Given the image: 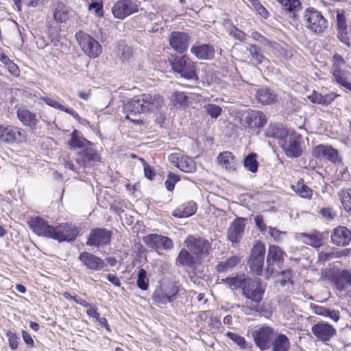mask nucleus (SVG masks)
<instances>
[{
	"label": "nucleus",
	"instance_id": "obj_1",
	"mask_svg": "<svg viewBox=\"0 0 351 351\" xmlns=\"http://www.w3.org/2000/svg\"><path fill=\"white\" fill-rule=\"evenodd\" d=\"M30 226L38 235L58 241H73L78 234L77 228L72 224L60 223L54 227L49 225L47 221L39 217L32 219Z\"/></svg>",
	"mask_w": 351,
	"mask_h": 351
},
{
	"label": "nucleus",
	"instance_id": "obj_2",
	"mask_svg": "<svg viewBox=\"0 0 351 351\" xmlns=\"http://www.w3.org/2000/svg\"><path fill=\"white\" fill-rule=\"evenodd\" d=\"M164 103L163 98L157 94H142L134 97L125 106L126 111L131 114H139L154 111L160 108Z\"/></svg>",
	"mask_w": 351,
	"mask_h": 351
},
{
	"label": "nucleus",
	"instance_id": "obj_3",
	"mask_svg": "<svg viewBox=\"0 0 351 351\" xmlns=\"http://www.w3.org/2000/svg\"><path fill=\"white\" fill-rule=\"evenodd\" d=\"M171 68L174 73L186 80H198L197 65L187 56L175 58L171 62Z\"/></svg>",
	"mask_w": 351,
	"mask_h": 351
},
{
	"label": "nucleus",
	"instance_id": "obj_4",
	"mask_svg": "<svg viewBox=\"0 0 351 351\" xmlns=\"http://www.w3.org/2000/svg\"><path fill=\"white\" fill-rule=\"evenodd\" d=\"M303 18L306 28L315 34H322L328 27L326 19L319 11L313 8L306 9Z\"/></svg>",
	"mask_w": 351,
	"mask_h": 351
},
{
	"label": "nucleus",
	"instance_id": "obj_5",
	"mask_svg": "<svg viewBox=\"0 0 351 351\" xmlns=\"http://www.w3.org/2000/svg\"><path fill=\"white\" fill-rule=\"evenodd\" d=\"M75 38L83 52L91 58H97L102 51L99 43L88 34L80 31L75 34Z\"/></svg>",
	"mask_w": 351,
	"mask_h": 351
},
{
	"label": "nucleus",
	"instance_id": "obj_6",
	"mask_svg": "<svg viewBox=\"0 0 351 351\" xmlns=\"http://www.w3.org/2000/svg\"><path fill=\"white\" fill-rule=\"evenodd\" d=\"M301 139L300 134L292 132L287 133L284 138L278 142L280 146L284 150L287 156L290 158H298L302 155Z\"/></svg>",
	"mask_w": 351,
	"mask_h": 351
},
{
	"label": "nucleus",
	"instance_id": "obj_7",
	"mask_svg": "<svg viewBox=\"0 0 351 351\" xmlns=\"http://www.w3.org/2000/svg\"><path fill=\"white\" fill-rule=\"evenodd\" d=\"M184 244L197 258L208 256L211 248V244L208 240L194 235L188 236L184 240Z\"/></svg>",
	"mask_w": 351,
	"mask_h": 351
},
{
	"label": "nucleus",
	"instance_id": "obj_8",
	"mask_svg": "<svg viewBox=\"0 0 351 351\" xmlns=\"http://www.w3.org/2000/svg\"><path fill=\"white\" fill-rule=\"evenodd\" d=\"M265 254V247L264 244L260 241H256L252 249L248 263L251 271L257 276L262 274Z\"/></svg>",
	"mask_w": 351,
	"mask_h": 351
},
{
	"label": "nucleus",
	"instance_id": "obj_9",
	"mask_svg": "<svg viewBox=\"0 0 351 351\" xmlns=\"http://www.w3.org/2000/svg\"><path fill=\"white\" fill-rule=\"evenodd\" d=\"M75 162L80 167L90 168L101 162V158L97 151L92 146L86 147L77 152Z\"/></svg>",
	"mask_w": 351,
	"mask_h": 351
},
{
	"label": "nucleus",
	"instance_id": "obj_10",
	"mask_svg": "<svg viewBox=\"0 0 351 351\" xmlns=\"http://www.w3.org/2000/svg\"><path fill=\"white\" fill-rule=\"evenodd\" d=\"M178 291V285L176 282H169L156 289L152 299L156 303L165 304L171 302Z\"/></svg>",
	"mask_w": 351,
	"mask_h": 351
},
{
	"label": "nucleus",
	"instance_id": "obj_11",
	"mask_svg": "<svg viewBox=\"0 0 351 351\" xmlns=\"http://www.w3.org/2000/svg\"><path fill=\"white\" fill-rule=\"evenodd\" d=\"M274 335V328L267 326H262L252 332V337L255 345L261 351L270 348Z\"/></svg>",
	"mask_w": 351,
	"mask_h": 351
},
{
	"label": "nucleus",
	"instance_id": "obj_12",
	"mask_svg": "<svg viewBox=\"0 0 351 351\" xmlns=\"http://www.w3.org/2000/svg\"><path fill=\"white\" fill-rule=\"evenodd\" d=\"M265 293V287L260 278L254 280L249 278L245 286L243 287V295L252 302L256 304L260 303L263 300Z\"/></svg>",
	"mask_w": 351,
	"mask_h": 351
},
{
	"label": "nucleus",
	"instance_id": "obj_13",
	"mask_svg": "<svg viewBox=\"0 0 351 351\" xmlns=\"http://www.w3.org/2000/svg\"><path fill=\"white\" fill-rule=\"evenodd\" d=\"M25 138L26 133L21 128L10 125H1L0 142L8 144L20 143L25 141Z\"/></svg>",
	"mask_w": 351,
	"mask_h": 351
},
{
	"label": "nucleus",
	"instance_id": "obj_14",
	"mask_svg": "<svg viewBox=\"0 0 351 351\" xmlns=\"http://www.w3.org/2000/svg\"><path fill=\"white\" fill-rule=\"evenodd\" d=\"M143 241L149 248L155 250H169L173 247V241L165 236L158 234H149L143 237Z\"/></svg>",
	"mask_w": 351,
	"mask_h": 351
},
{
	"label": "nucleus",
	"instance_id": "obj_15",
	"mask_svg": "<svg viewBox=\"0 0 351 351\" xmlns=\"http://www.w3.org/2000/svg\"><path fill=\"white\" fill-rule=\"evenodd\" d=\"M112 234V231L106 228H94L89 234L86 245L97 247L108 245L110 243Z\"/></svg>",
	"mask_w": 351,
	"mask_h": 351
},
{
	"label": "nucleus",
	"instance_id": "obj_16",
	"mask_svg": "<svg viewBox=\"0 0 351 351\" xmlns=\"http://www.w3.org/2000/svg\"><path fill=\"white\" fill-rule=\"evenodd\" d=\"M138 10V4L132 0L118 1L112 8L113 16L119 19H124Z\"/></svg>",
	"mask_w": 351,
	"mask_h": 351
},
{
	"label": "nucleus",
	"instance_id": "obj_17",
	"mask_svg": "<svg viewBox=\"0 0 351 351\" xmlns=\"http://www.w3.org/2000/svg\"><path fill=\"white\" fill-rule=\"evenodd\" d=\"M311 332L319 341L325 343L329 341L337 332L332 325L325 322H319L313 325Z\"/></svg>",
	"mask_w": 351,
	"mask_h": 351
},
{
	"label": "nucleus",
	"instance_id": "obj_18",
	"mask_svg": "<svg viewBox=\"0 0 351 351\" xmlns=\"http://www.w3.org/2000/svg\"><path fill=\"white\" fill-rule=\"evenodd\" d=\"M190 37L188 34L180 32H173L169 36V42L171 48L178 53L184 52L189 44Z\"/></svg>",
	"mask_w": 351,
	"mask_h": 351
},
{
	"label": "nucleus",
	"instance_id": "obj_19",
	"mask_svg": "<svg viewBox=\"0 0 351 351\" xmlns=\"http://www.w3.org/2000/svg\"><path fill=\"white\" fill-rule=\"evenodd\" d=\"M313 156L319 159H325L334 163L339 161V154L337 149L330 145H318L312 151Z\"/></svg>",
	"mask_w": 351,
	"mask_h": 351
},
{
	"label": "nucleus",
	"instance_id": "obj_20",
	"mask_svg": "<svg viewBox=\"0 0 351 351\" xmlns=\"http://www.w3.org/2000/svg\"><path fill=\"white\" fill-rule=\"evenodd\" d=\"M169 161L175 164L181 171L186 173H193L196 170V165L193 160L180 154H172L169 156Z\"/></svg>",
	"mask_w": 351,
	"mask_h": 351
},
{
	"label": "nucleus",
	"instance_id": "obj_21",
	"mask_svg": "<svg viewBox=\"0 0 351 351\" xmlns=\"http://www.w3.org/2000/svg\"><path fill=\"white\" fill-rule=\"evenodd\" d=\"M245 219L237 217L230 224L228 230V239L232 243H237L242 238L245 229Z\"/></svg>",
	"mask_w": 351,
	"mask_h": 351
},
{
	"label": "nucleus",
	"instance_id": "obj_22",
	"mask_svg": "<svg viewBox=\"0 0 351 351\" xmlns=\"http://www.w3.org/2000/svg\"><path fill=\"white\" fill-rule=\"evenodd\" d=\"M80 261L89 269L93 271L101 270L106 266L104 261L99 257L86 252L81 253Z\"/></svg>",
	"mask_w": 351,
	"mask_h": 351
},
{
	"label": "nucleus",
	"instance_id": "obj_23",
	"mask_svg": "<svg viewBox=\"0 0 351 351\" xmlns=\"http://www.w3.org/2000/svg\"><path fill=\"white\" fill-rule=\"evenodd\" d=\"M331 239L336 245H348L351 241V231L345 226H338L333 230Z\"/></svg>",
	"mask_w": 351,
	"mask_h": 351
},
{
	"label": "nucleus",
	"instance_id": "obj_24",
	"mask_svg": "<svg viewBox=\"0 0 351 351\" xmlns=\"http://www.w3.org/2000/svg\"><path fill=\"white\" fill-rule=\"evenodd\" d=\"M51 10L54 21L58 23H65L69 20L71 12L68 5L60 1L54 2Z\"/></svg>",
	"mask_w": 351,
	"mask_h": 351
},
{
	"label": "nucleus",
	"instance_id": "obj_25",
	"mask_svg": "<svg viewBox=\"0 0 351 351\" xmlns=\"http://www.w3.org/2000/svg\"><path fill=\"white\" fill-rule=\"evenodd\" d=\"M218 164L228 172L234 171L238 166L239 162L232 152L225 151L220 153L217 156Z\"/></svg>",
	"mask_w": 351,
	"mask_h": 351
},
{
	"label": "nucleus",
	"instance_id": "obj_26",
	"mask_svg": "<svg viewBox=\"0 0 351 351\" xmlns=\"http://www.w3.org/2000/svg\"><path fill=\"white\" fill-rule=\"evenodd\" d=\"M332 282L337 290L345 291L351 286V271L348 270L338 271L333 275Z\"/></svg>",
	"mask_w": 351,
	"mask_h": 351
},
{
	"label": "nucleus",
	"instance_id": "obj_27",
	"mask_svg": "<svg viewBox=\"0 0 351 351\" xmlns=\"http://www.w3.org/2000/svg\"><path fill=\"white\" fill-rule=\"evenodd\" d=\"M191 52L199 60H212L215 57V51L212 45L203 44L194 45L191 48Z\"/></svg>",
	"mask_w": 351,
	"mask_h": 351
},
{
	"label": "nucleus",
	"instance_id": "obj_28",
	"mask_svg": "<svg viewBox=\"0 0 351 351\" xmlns=\"http://www.w3.org/2000/svg\"><path fill=\"white\" fill-rule=\"evenodd\" d=\"M17 117L23 125L35 130L38 123L36 114L26 108H19L17 110Z\"/></svg>",
	"mask_w": 351,
	"mask_h": 351
},
{
	"label": "nucleus",
	"instance_id": "obj_29",
	"mask_svg": "<svg viewBox=\"0 0 351 351\" xmlns=\"http://www.w3.org/2000/svg\"><path fill=\"white\" fill-rule=\"evenodd\" d=\"M298 238L304 243L311 245L313 247H319L322 245V234L318 231H314L311 233H300Z\"/></svg>",
	"mask_w": 351,
	"mask_h": 351
},
{
	"label": "nucleus",
	"instance_id": "obj_30",
	"mask_svg": "<svg viewBox=\"0 0 351 351\" xmlns=\"http://www.w3.org/2000/svg\"><path fill=\"white\" fill-rule=\"evenodd\" d=\"M270 348L272 351H289L290 341L285 335L276 332Z\"/></svg>",
	"mask_w": 351,
	"mask_h": 351
},
{
	"label": "nucleus",
	"instance_id": "obj_31",
	"mask_svg": "<svg viewBox=\"0 0 351 351\" xmlns=\"http://www.w3.org/2000/svg\"><path fill=\"white\" fill-rule=\"evenodd\" d=\"M248 126L251 128H261L266 123V117L263 114V112L257 111V110H252L248 112L247 116Z\"/></svg>",
	"mask_w": 351,
	"mask_h": 351
},
{
	"label": "nucleus",
	"instance_id": "obj_32",
	"mask_svg": "<svg viewBox=\"0 0 351 351\" xmlns=\"http://www.w3.org/2000/svg\"><path fill=\"white\" fill-rule=\"evenodd\" d=\"M189 250L182 249L179 252L176 263L177 265L186 267H193L196 261L195 255L191 254Z\"/></svg>",
	"mask_w": 351,
	"mask_h": 351
},
{
	"label": "nucleus",
	"instance_id": "obj_33",
	"mask_svg": "<svg viewBox=\"0 0 351 351\" xmlns=\"http://www.w3.org/2000/svg\"><path fill=\"white\" fill-rule=\"evenodd\" d=\"M196 210V204L194 202H189L176 208L172 215L179 218L189 217L194 215Z\"/></svg>",
	"mask_w": 351,
	"mask_h": 351
},
{
	"label": "nucleus",
	"instance_id": "obj_34",
	"mask_svg": "<svg viewBox=\"0 0 351 351\" xmlns=\"http://www.w3.org/2000/svg\"><path fill=\"white\" fill-rule=\"evenodd\" d=\"M284 252L278 245H272L269 247L268 254L267 257V270L269 269L271 265L274 263H278L283 261Z\"/></svg>",
	"mask_w": 351,
	"mask_h": 351
},
{
	"label": "nucleus",
	"instance_id": "obj_35",
	"mask_svg": "<svg viewBox=\"0 0 351 351\" xmlns=\"http://www.w3.org/2000/svg\"><path fill=\"white\" fill-rule=\"evenodd\" d=\"M69 145L73 148L78 147L82 148V149L86 148V147L93 145L92 143L84 138L82 133L77 130H74L71 133V138L69 141Z\"/></svg>",
	"mask_w": 351,
	"mask_h": 351
},
{
	"label": "nucleus",
	"instance_id": "obj_36",
	"mask_svg": "<svg viewBox=\"0 0 351 351\" xmlns=\"http://www.w3.org/2000/svg\"><path fill=\"white\" fill-rule=\"evenodd\" d=\"M41 99L43 100L48 106L71 114L76 120H79L80 119V115L73 108L65 107L50 96L42 97Z\"/></svg>",
	"mask_w": 351,
	"mask_h": 351
},
{
	"label": "nucleus",
	"instance_id": "obj_37",
	"mask_svg": "<svg viewBox=\"0 0 351 351\" xmlns=\"http://www.w3.org/2000/svg\"><path fill=\"white\" fill-rule=\"evenodd\" d=\"M256 97L261 104H270L276 100L277 95L274 90L268 88H262L258 90Z\"/></svg>",
	"mask_w": 351,
	"mask_h": 351
},
{
	"label": "nucleus",
	"instance_id": "obj_38",
	"mask_svg": "<svg viewBox=\"0 0 351 351\" xmlns=\"http://www.w3.org/2000/svg\"><path fill=\"white\" fill-rule=\"evenodd\" d=\"M291 189L302 198L310 199L313 195V190L304 184L303 179L299 180L295 184H292Z\"/></svg>",
	"mask_w": 351,
	"mask_h": 351
},
{
	"label": "nucleus",
	"instance_id": "obj_39",
	"mask_svg": "<svg viewBox=\"0 0 351 351\" xmlns=\"http://www.w3.org/2000/svg\"><path fill=\"white\" fill-rule=\"evenodd\" d=\"M249 278L245 277V275H241L233 278H226L222 279V281L226 283L230 288L234 289L241 288L243 291V287L245 286Z\"/></svg>",
	"mask_w": 351,
	"mask_h": 351
},
{
	"label": "nucleus",
	"instance_id": "obj_40",
	"mask_svg": "<svg viewBox=\"0 0 351 351\" xmlns=\"http://www.w3.org/2000/svg\"><path fill=\"white\" fill-rule=\"evenodd\" d=\"M239 263V258L233 256L224 261H221L216 266V269L218 272H225L234 268Z\"/></svg>",
	"mask_w": 351,
	"mask_h": 351
},
{
	"label": "nucleus",
	"instance_id": "obj_41",
	"mask_svg": "<svg viewBox=\"0 0 351 351\" xmlns=\"http://www.w3.org/2000/svg\"><path fill=\"white\" fill-rule=\"evenodd\" d=\"M350 249H345L344 250L340 252H321L318 255V262L324 263L327 261L331 260L334 258H339L342 256H346L350 253Z\"/></svg>",
	"mask_w": 351,
	"mask_h": 351
},
{
	"label": "nucleus",
	"instance_id": "obj_42",
	"mask_svg": "<svg viewBox=\"0 0 351 351\" xmlns=\"http://www.w3.org/2000/svg\"><path fill=\"white\" fill-rule=\"evenodd\" d=\"M332 74L337 84L351 91V83L347 81L346 73L345 71H342L341 68H336L332 71Z\"/></svg>",
	"mask_w": 351,
	"mask_h": 351
},
{
	"label": "nucleus",
	"instance_id": "obj_43",
	"mask_svg": "<svg viewBox=\"0 0 351 351\" xmlns=\"http://www.w3.org/2000/svg\"><path fill=\"white\" fill-rule=\"evenodd\" d=\"M287 131L278 125H271L265 132L267 137H273L278 139V142L285 138Z\"/></svg>",
	"mask_w": 351,
	"mask_h": 351
},
{
	"label": "nucleus",
	"instance_id": "obj_44",
	"mask_svg": "<svg viewBox=\"0 0 351 351\" xmlns=\"http://www.w3.org/2000/svg\"><path fill=\"white\" fill-rule=\"evenodd\" d=\"M282 8L288 12H293L300 9V0H277Z\"/></svg>",
	"mask_w": 351,
	"mask_h": 351
},
{
	"label": "nucleus",
	"instance_id": "obj_45",
	"mask_svg": "<svg viewBox=\"0 0 351 351\" xmlns=\"http://www.w3.org/2000/svg\"><path fill=\"white\" fill-rule=\"evenodd\" d=\"M243 165L248 171L252 173H256L258 166L256 160V154L252 153L247 155L244 159Z\"/></svg>",
	"mask_w": 351,
	"mask_h": 351
},
{
	"label": "nucleus",
	"instance_id": "obj_46",
	"mask_svg": "<svg viewBox=\"0 0 351 351\" xmlns=\"http://www.w3.org/2000/svg\"><path fill=\"white\" fill-rule=\"evenodd\" d=\"M247 50L250 52L252 61L256 64H261L265 59V57L261 53L260 49L254 45H250Z\"/></svg>",
	"mask_w": 351,
	"mask_h": 351
},
{
	"label": "nucleus",
	"instance_id": "obj_47",
	"mask_svg": "<svg viewBox=\"0 0 351 351\" xmlns=\"http://www.w3.org/2000/svg\"><path fill=\"white\" fill-rule=\"evenodd\" d=\"M337 37L339 40L348 47L351 46V27H348L337 30Z\"/></svg>",
	"mask_w": 351,
	"mask_h": 351
},
{
	"label": "nucleus",
	"instance_id": "obj_48",
	"mask_svg": "<svg viewBox=\"0 0 351 351\" xmlns=\"http://www.w3.org/2000/svg\"><path fill=\"white\" fill-rule=\"evenodd\" d=\"M137 286L143 291L147 290L149 287V279L147 277L146 271L144 269H140L138 273V278L136 280Z\"/></svg>",
	"mask_w": 351,
	"mask_h": 351
},
{
	"label": "nucleus",
	"instance_id": "obj_49",
	"mask_svg": "<svg viewBox=\"0 0 351 351\" xmlns=\"http://www.w3.org/2000/svg\"><path fill=\"white\" fill-rule=\"evenodd\" d=\"M339 195L344 208L347 211H351V189L342 190Z\"/></svg>",
	"mask_w": 351,
	"mask_h": 351
},
{
	"label": "nucleus",
	"instance_id": "obj_50",
	"mask_svg": "<svg viewBox=\"0 0 351 351\" xmlns=\"http://www.w3.org/2000/svg\"><path fill=\"white\" fill-rule=\"evenodd\" d=\"M226 336L233 341L241 350H245L247 348V342L243 337L232 332H227Z\"/></svg>",
	"mask_w": 351,
	"mask_h": 351
},
{
	"label": "nucleus",
	"instance_id": "obj_51",
	"mask_svg": "<svg viewBox=\"0 0 351 351\" xmlns=\"http://www.w3.org/2000/svg\"><path fill=\"white\" fill-rule=\"evenodd\" d=\"M165 9V5L158 6L156 9H155L154 12H150L146 14L147 19L151 22H154L158 24L162 19V16L160 14V12L164 11Z\"/></svg>",
	"mask_w": 351,
	"mask_h": 351
},
{
	"label": "nucleus",
	"instance_id": "obj_52",
	"mask_svg": "<svg viewBox=\"0 0 351 351\" xmlns=\"http://www.w3.org/2000/svg\"><path fill=\"white\" fill-rule=\"evenodd\" d=\"M204 108L211 118L217 119L221 114L222 109L219 106L208 104Z\"/></svg>",
	"mask_w": 351,
	"mask_h": 351
},
{
	"label": "nucleus",
	"instance_id": "obj_53",
	"mask_svg": "<svg viewBox=\"0 0 351 351\" xmlns=\"http://www.w3.org/2000/svg\"><path fill=\"white\" fill-rule=\"evenodd\" d=\"M337 30L349 27L347 25L346 18L343 11H337L336 16Z\"/></svg>",
	"mask_w": 351,
	"mask_h": 351
},
{
	"label": "nucleus",
	"instance_id": "obj_54",
	"mask_svg": "<svg viewBox=\"0 0 351 351\" xmlns=\"http://www.w3.org/2000/svg\"><path fill=\"white\" fill-rule=\"evenodd\" d=\"M180 180V178L178 176L169 173L168 175V178L165 182L166 189L171 191L174 189L175 184Z\"/></svg>",
	"mask_w": 351,
	"mask_h": 351
},
{
	"label": "nucleus",
	"instance_id": "obj_55",
	"mask_svg": "<svg viewBox=\"0 0 351 351\" xmlns=\"http://www.w3.org/2000/svg\"><path fill=\"white\" fill-rule=\"evenodd\" d=\"M6 335L8 338L10 348L14 350H16L19 344V337L16 334L12 331H8L7 332Z\"/></svg>",
	"mask_w": 351,
	"mask_h": 351
},
{
	"label": "nucleus",
	"instance_id": "obj_56",
	"mask_svg": "<svg viewBox=\"0 0 351 351\" xmlns=\"http://www.w3.org/2000/svg\"><path fill=\"white\" fill-rule=\"evenodd\" d=\"M4 65L7 67L10 73H11L13 76H19L20 70L18 66L10 59Z\"/></svg>",
	"mask_w": 351,
	"mask_h": 351
},
{
	"label": "nucleus",
	"instance_id": "obj_57",
	"mask_svg": "<svg viewBox=\"0 0 351 351\" xmlns=\"http://www.w3.org/2000/svg\"><path fill=\"white\" fill-rule=\"evenodd\" d=\"M88 9L94 11L97 16H102L104 14L103 4L101 2H93L89 5Z\"/></svg>",
	"mask_w": 351,
	"mask_h": 351
},
{
	"label": "nucleus",
	"instance_id": "obj_58",
	"mask_svg": "<svg viewBox=\"0 0 351 351\" xmlns=\"http://www.w3.org/2000/svg\"><path fill=\"white\" fill-rule=\"evenodd\" d=\"M259 43L262 45L267 47L269 49L273 50H277L280 48V45L277 43L272 40H269L265 36H263V38H261Z\"/></svg>",
	"mask_w": 351,
	"mask_h": 351
},
{
	"label": "nucleus",
	"instance_id": "obj_59",
	"mask_svg": "<svg viewBox=\"0 0 351 351\" xmlns=\"http://www.w3.org/2000/svg\"><path fill=\"white\" fill-rule=\"evenodd\" d=\"M259 43L262 45L267 47L269 49L273 50H277L280 48V45L277 43L272 40H269L265 36H263V38H261Z\"/></svg>",
	"mask_w": 351,
	"mask_h": 351
},
{
	"label": "nucleus",
	"instance_id": "obj_60",
	"mask_svg": "<svg viewBox=\"0 0 351 351\" xmlns=\"http://www.w3.org/2000/svg\"><path fill=\"white\" fill-rule=\"evenodd\" d=\"M310 101L314 104H318L324 106V95L316 91H313L311 95L308 96Z\"/></svg>",
	"mask_w": 351,
	"mask_h": 351
},
{
	"label": "nucleus",
	"instance_id": "obj_61",
	"mask_svg": "<svg viewBox=\"0 0 351 351\" xmlns=\"http://www.w3.org/2000/svg\"><path fill=\"white\" fill-rule=\"evenodd\" d=\"M269 234L276 241H280L282 239V235H285L286 232H282L277 230L275 228L269 227Z\"/></svg>",
	"mask_w": 351,
	"mask_h": 351
},
{
	"label": "nucleus",
	"instance_id": "obj_62",
	"mask_svg": "<svg viewBox=\"0 0 351 351\" xmlns=\"http://www.w3.org/2000/svg\"><path fill=\"white\" fill-rule=\"evenodd\" d=\"M254 221L261 232H264L267 230L268 228L265 223L264 218L262 215H257L254 219Z\"/></svg>",
	"mask_w": 351,
	"mask_h": 351
},
{
	"label": "nucleus",
	"instance_id": "obj_63",
	"mask_svg": "<svg viewBox=\"0 0 351 351\" xmlns=\"http://www.w3.org/2000/svg\"><path fill=\"white\" fill-rule=\"evenodd\" d=\"M64 297L66 299H69V300H74L76 303L84 306V307H87V306H89V304L88 303V302H86L85 300H83L80 298H77L75 296H73L71 295L70 293H67V292H65L64 294H63Z\"/></svg>",
	"mask_w": 351,
	"mask_h": 351
},
{
	"label": "nucleus",
	"instance_id": "obj_64",
	"mask_svg": "<svg viewBox=\"0 0 351 351\" xmlns=\"http://www.w3.org/2000/svg\"><path fill=\"white\" fill-rule=\"evenodd\" d=\"M319 213L323 216V217L328 220L332 219L335 216V213L332 212V210L329 208L321 209Z\"/></svg>",
	"mask_w": 351,
	"mask_h": 351
}]
</instances>
